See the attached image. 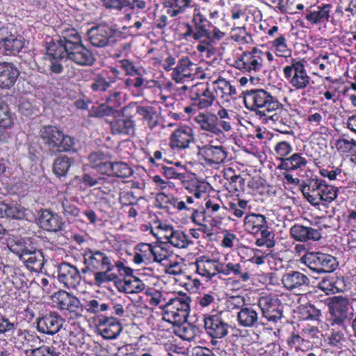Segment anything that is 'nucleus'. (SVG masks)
I'll list each match as a JSON object with an SVG mask.
<instances>
[{"instance_id":"nucleus-1","label":"nucleus","mask_w":356,"mask_h":356,"mask_svg":"<svg viewBox=\"0 0 356 356\" xmlns=\"http://www.w3.org/2000/svg\"><path fill=\"white\" fill-rule=\"evenodd\" d=\"M208 187L207 182L192 179L173 193H159L156 200L161 209L169 214H177L191 209V206L195 204V200L200 199Z\"/></svg>"},{"instance_id":"nucleus-2","label":"nucleus","mask_w":356,"mask_h":356,"mask_svg":"<svg viewBox=\"0 0 356 356\" xmlns=\"http://www.w3.org/2000/svg\"><path fill=\"white\" fill-rule=\"evenodd\" d=\"M243 229L246 233L253 236L258 247L271 248L275 246V234L271 230L268 218L265 215L249 212L243 219Z\"/></svg>"},{"instance_id":"nucleus-3","label":"nucleus","mask_w":356,"mask_h":356,"mask_svg":"<svg viewBox=\"0 0 356 356\" xmlns=\"http://www.w3.org/2000/svg\"><path fill=\"white\" fill-rule=\"evenodd\" d=\"M40 133L44 145L51 153L76 152L74 138L64 134L58 127L44 126Z\"/></svg>"},{"instance_id":"nucleus-4","label":"nucleus","mask_w":356,"mask_h":356,"mask_svg":"<svg viewBox=\"0 0 356 356\" xmlns=\"http://www.w3.org/2000/svg\"><path fill=\"white\" fill-rule=\"evenodd\" d=\"M203 327L210 339V343L216 347L219 340L225 339L229 334L232 325L224 316V312L213 309L202 314Z\"/></svg>"},{"instance_id":"nucleus-5","label":"nucleus","mask_w":356,"mask_h":356,"mask_svg":"<svg viewBox=\"0 0 356 356\" xmlns=\"http://www.w3.org/2000/svg\"><path fill=\"white\" fill-rule=\"evenodd\" d=\"M263 55L261 49L254 47L236 54L232 65L241 72L249 74L252 83L253 75L263 71Z\"/></svg>"},{"instance_id":"nucleus-6","label":"nucleus","mask_w":356,"mask_h":356,"mask_svg":"<svg viewBox=\"0 0 356 356\" xmlns=\"http://www.w3.org/2000/svg\"><path fill=\"white\" fill-rule=\"evenodd\" d=\"M68 51L58 40H52L47 44L46 53L42 58V65H39V70L42 73L49 71L51 74H60L63 71L61 63L64 58H67Z\"/></svg>"},{"instance_id":"nucleus-7","label":"nucleus","mask_w":356,"mask_h":356,"mask_svg":"<svg viewBox=\"0 0 356 356\" xmlns=\"http://www.w3.org/2000/svg\"><path fill=\"white\" fill-rule=\"evenodd\" d=\"M348 298L342 296H333L328 304L330 326L346 328L354 316L353 307Z\"/></svg>"},{"instance_id":"nucleus-8","label":"nucleus","mask_w":356,"mask_h":356,"mask_svg":"<svg viewBox=\"0 0 356 356\" xmlns=\"http://www.w3.org/2000/svg\"><path fill=\"white\" fill-rule=\"evenodd\" d=\"M305 63L304 59L293 58L283 67L284 79L296 90L305 89L310 83L311 78L307 72Z\"/></svg>"},{"instance_id":"nucleus-9","label":"nucleus","mask_w":356,"mask_h":356,"mask_svg":"<svg viewBox=\"0 0 356 356\" xmlns=\"http://www.w3.org/2000/svg\"><path fill=\"white\" fill-rule=\"evenodd\" d=\"M300 261L312 271L318 274L333 272L337 266L334 257L321 252H307Z\"/></svg>"},{"instance_id":"nucleus-10","label":"nucleus","mask_w":356,"mask_h":356,"mask_svg":"<svg viewBox=\"0 0 356 356\" xmlns=\"http://www.w3.org/2000/svg\"><path fill=\"white\" fill-rule=\"evenodd\" d=\"M53 306L60 312H67L71 318L83 316L82 303L73 294L65 290H59L51 296Z\"/></svg>"},{"instance_id":"nucleus-11","label":"nucleus","mask_w":356,"mask_h":356,"mask_svg":"<svg viewBox=\"0 0 356 356\" xmlns=\"http://www.w3.org/2000/svg\"><path fill=\"white\" fill-rule=\"evenodd\" d=\"M198 155L205 164L213 166L223 163L227 157L228 152L222 143L216 139L211 140L202 146H198Z\"/></svg>"},{"instance_id":"nucleus-12","label":"nucleus","mask_w":356,"mask_h":356,"mask_svg":"<svg viewBox=\"0 0 356 356\" xmlns=\"http://www.w3.org/2000/svg\"><path fill=\"white\" fill-rule=\"evenodd\" d=\"M331 8L332 6L329 3L310 5L303 13L307 26L318 27V29L325 28L331 18Z\"/></svg>"},{"instance_id":"nucleus-13","label":"nucleus","mask_w":356,"mask_h":356,"mask_svg":"<svg viewBox=\"0 0 356 356\" xmlns=\"http://www.w3.org/2000/svg\"><path fill=\"white\" fill-rule=\"evenodd\" d=\"M258 307L261 311V317L269 323L276 324L284 317L280 300L271 295L260 297L258 300Z\"/></svg>"},{"instance_id":"nucleus-14","label":"nucleus","mask_w":356,"mask_h":356,"mask_svg":"<svg viewBox=\"0 0 356 356\" xmlns=\"http://www.w3.org/2000/svg\"><path fill=\"white\" fill-rule=\"evenodd\" d=\"M267 37L272 40L268 42L271 51L277 57L284 58L286 61L291 56V50L287 44L286 33H282L278 26H270L266 31Z\"/></svg>"},{"instance_id":"nucleus-15","label":"nucleus","mask_w":356,"mask_h":356,"mask_svg":"<svg viewBox=\"0 0 356 356\" xmlns=\"http://www.w3.org/2000/svg\"><path fill=\"white\" fill-rule=\"evenodd\" d=\"M83 257L85 264V268L82 269L83 273L96 270H109L112 267L111 257L101 250L87 248Z\"/></svg>"},{"instance_id":"nucleus-16","label":"nucleus","mask_w":356,"mask_h":356,"mask_svg":"<svg viewBox=\"0 0 356 356\" xmlns=\"http://www.w3.org/2000/svg\"><path fill=\"white\" fill-rule=\"evenodd\" d=\"M188 97L193 102V106H197V109L201 110L211 107L216 99L208 82L197 83L192 86L188 91Z\"/></svg>"},{"instance_id":"nucleus-17","label":"nucleus","mask_w":356,"mask_h":356,"mask_svg":"<svg viewBox=\"0 0 356 356\" xmlns=\"http://www.w3.org/2000/svg\"><path fill=\"white\" fill-rule=\"evenodd\" d=\"M212 90L215 99L218 98L223 103H229L238 96L237 82L235 80H227L220 76L212 81Z\"/></svg>"},{"instance_id":"nucleus-18","label":"nucleus","mask_w":356,"mask_h":356,"mask_svg":"<svg viewBox=\"0 0 356 356\" xmlns=\"http://www.w3.org/2000/svg\"><path fill=\"white\" fill-rule=\"evenodd\" d=\"M324 183H325V180L313 174L307 175L302 179L300 191L304 198L312 206L315 205V202H317L316 199L321 192Z\"/></svg>"},{"instance_id":"nucleus-19","label":"nucleus","mask_w":356,"mask_h":356,"mask_svg":"<svg viewBox=\"0 0 356 356\" xmlns=\"http://www.w3.org/2000/svg\"><path fill=\"white\" fill-rule=\"evenodd\" d=\"M225 36V32L213 25V27L209 29V35L204 36L200 43L197 44L196 50L202 57L211 58L216 54V48L215 47L216 42Z\"/></svg>"},{"instance_id":"nucleus-20","label":"nucleus","mask_w":356,"mask_h":356,"mask_svg":"<svg viewBox=\"0 0 356 356\" xmlns=\"http://www.w3.org/2000/svg\"><path fill=\"white\" fill-rule=\"evenodd\" d=\"M138 312L142 307L140 305L130 304L127 305V301L120 296L105 300L104 314L103 316H112L116 318L128 316L127 309Z\"/></svg>"},{"instance_id":"nucleus-21","label":"nucleus","mask_w":356,"mask_h":356,"mask_svg":"<svg viewBox=\"0 0 356 356\" xmlns=\"http://www.w3.org/2000/svg\"><path fill=\"white\" fill-rule=\"evenodd\" d=\"M95 321L99 334L106 339H116L122 330L120 318L99 316L98 320Z\"/></svg>"},{"instance_id":"nucleus-22","label":"nucleus","mask_w":356,"mask_h":356,"mask_svg":"<svg viewBox=\"0 0 356 356\" xmlns=\"http://www.w3.org/2000/svg\"><path fill=\"white\" fill-rule=\"evenodd\" d=\"M193 141V129L188 125H184L172 131L169 138V146L173 150L181 151L188 148Z\"/></svg>"},{"instance_id":"nucleus-23","label":"nucleus","mask_w":356,"mask_h":356,"mask_svg":"<svg viewBox=\"0 0 356 356\" xmlns=\"http://www.w3.org/2000/svg\"><path fill=\"white\" fill-rule=\"evenodd\" d=\"M64 322L63 317L56 312H49L37 319L38 332L54 335L62 327Z\"/></svg>"},{"instance_id":"nucleus-24","label":"nucleus","mask_w":356,"mask_h":356,"mask_svg":"<svg viewBox=\"0 0 356 356\" xmlns=\"http://www.w3.org/2000/svg\"><path fill=\"white\" fill-rule=\"evenodd\" d=\"M58 280L67 289H76L81 276L78 268L69 263L62 262L58 267Z\"/></svg>"},{"instance_id":"nucleus-25","label":"nucleus","mask_w":356,"mask_h":356,"mask_svg":"<svg viewBox=\"0 0 356 356\" xmlns=\"http://www.w3.org/2000/svg\"><path fill=\"white\" fill-rule=\"evenodd\" d=\"M271 92L262 88H252L243 91V102L245 107L250 111L253 112L257 115L259 108L263 103L269 99Z\"/></svg>"},{"instance_id":"nucleus-26","label":"nucleus","mask_w":356,"mask_h":356,"mask_svg":"<svg viewBox=\"0 0 356 356\" xmlns=\"http://www.w3.org/2000/svg\"><path fill=\"white\" fill-rule=\"evenodd\" d=\"M194 265L195 272L204 278L206 281L211 280L213 277L220 274V261L211 259L206 256H201L196 259Z\"/></svg>"},{"instance_id":"nucleus-27","label":"nucleus","mask_w":356,"mask_h":356,"mask_svg":"<svg viewBox=\"0 0 356 356\" xmlns=\"http://www.w3.org/2000/svg\"><path fill=\"white\" fill-rule=\"evenodd\" d=\"M40 227L49 232H58L63 229L65 222L56 213L50 209H42L38 217Z\"/></svg>"},{"instance_id":"nucleus-28","label":"nucleus","mask_w":356,"mask_h":356,"mask_svg":"<svg viewBox=\"0 0 356 356\" xmlns=\"http://www.w3.org/2000/svg\"><path fill=\"white\" fill-rule=\"evenodd\" d=\"M114 31L109 26L99 24L88 32L90 44L97 47H104L113 41Z\"/></svg>"},{"instance_id":"nucleus-29","label":"nucleus","mask_w":356,"mask_h":356,"mask_svg":"<svg viewBox=\"0 0 356 356\" xmlns=\"http://www.w3.org/2000/svg\"><path fill=\"white\" fill-rule=\"evenodd\" d=\"M284 287L289 291L300 290L310 285L309 277L298 270L286 271L281 279Z\"/></svg>"},{"instance_id":"nucleus-30","label":"nucleus","mask_w":356,"mask_h":356,"mask_svg":"<svg viewBox=\"0 0 356 356\" xmlns=\"http://www.w3.org/2000/svg\"><path fill=\"white\" fill-rule=\"evenodd\" d=\"M19 257L25 266L31 271L39 272L43 268L44 258L40 250H30L26 247L22 248L18 252Z\"/></svg>"},{"instance_id":"nucleus-31","label":"nucleus","mask_w":356,"mask_h":356,"mask_svg":"<svg viewBox=\"0 0 356 356\" xmlns=\"http://www.w3.org/2000/svg\"><path fill=\"white\" fill-rule=\"evenodd\" d=\"M245 262L220 261V274L225 276L233 275L238 282H246L250 280L251 273L245 268Z\"/></svg>"},{"instance_id":"nucleus-32","label":"nucleus","mask_w":356,"mask_h":356,"mask_svg":"<svg viewBox=\"0 0 356 356\" xmlns=\"http://www.w3.org/2000/svg\"><path fill=\"white\" fill-rule=\"evenodd\" d=\"M290 235L296 241L300 242H307L309 241H318L322 238L319 229L311 227L304 226L296 223L290 228Z\"/></svg>"},{"instance_id":"nucleus-33","label":"nucleus","mask_w":356,"mask_h":356,"mask_svg":"<svg viewBox=\"0 0 356 356\" xmlns=\"http://www.w3.org/2000/svg\"><path fill=\"white\" fill-rule=\"evenodd\" d=\"M197 127L211 135L220 136L222 131L216 124L215 114L211 112L198 113L193 119Z\"/></svg>"},{"instance_id":"nucleus-34","label":"nucleus","mask_w":356,"mask_h":356,"mask_svg":"<svg viewBox=\"0 0 356 356\" xmlns=\"http://www.w3.org/2000/svg\"><path fill=\"white\" fill-rule=\"evenodd\" d=\"M20 74L15 64L10 62H0V88L10 89L13 87Z\"/></svg>"},{"instance_id":"nucleus-35","label":"nucleus","mask_w":356,"mask_h":356,"mask_svg":"<svg viewBox=\"0 0 356 356\" xmlns=\"http://www.w3.org/2000/svg\"><path fill=\"white\" fill-rule=\"evenodd\" d=\"M192 26L195 31V36L202 40L204 36L209 35V29L213 27L211 22L201 12L200 7L195 5L192 16Z\"/></svg>"},{"instance_id":"nucleus-36","label":"nucleus","mask_w":356,"mask_h":356,"mask_svg":"<svg viewBox=\"0 0 356 356\" xmlns=\"http://www.w3.org/2000/svg\"><path fill=\"white\" fill-rule=\"evenodd\" d=\"M236 321L239 326L243 327H253L259 321L257 307L250 305L242 307L237 313Z\"/></svg>"},{"instance_id":"nucleus-37","label":"nucleus","mask_w":356,"mask_h":356,"mask_svg":"<svg viewBox=\"0 0 356 356\" xmlns=\"http://www.w3.org/2000/svg\"><path fill=\"white\" fill-rule=\"evenodd\" d=\"M307 163L302 153L295 152L280 162L277 168L284 171H302L307 167Z\"/></svg>"},{"instance_id":"nucleus-38","label":"nucleus","mask_w":356,"mask_h":356,"mask_svg":"<svg viewBox=\"0 0 356 356\" xmlns=\"http://www.w3.org/2000/svg\"><path fill=\"white\" fill-rule=\"evenodd\" d=\"M273 121L279 127L277 130L282 134H290L291 128L293 126L292 115L290 114L289 110L282 104V108H279L278 111H275L273 116L268 118V120Z\"/></svg>"},{"instance_id":"nucleus-39","label":"nucleus","mask_w":356,"mask_h":356,"mask_svg":"<svg viewBox=\"0 0 356 356\" xmlns=\"http://www.w3.org/2000/svg\"><path fill=\"white\" fill-rule=\"evenodd\" d=\"M110 127L113 135H130L134 131L135 122L131 118L122 115L111 121Z\"/></svg>"},{"instance_id":"nucleus-40","label":"nucleus","mask_w":356,"mask_h":356,"mask_svg":"<svg viewBox=\"0 0 356 356\" xmlns=\"http://www.w3.org/2000/svg\"><path fill=\"white\" fill-rule=\"evenodd\" d=\"M67 59L82 66L91 65L95 60L92 52L83 43L69 51Z\"/></svg>"},{"instance_id":"nucleus-41","label":"nucleus","mask_w":356,"mask_h":356,"mask_svg":"<svg viewBox=\"0 0 356 356\" xmlns=\"http://www.w3.org/2000/svg\"><path fill=\"white\" fill-rule=\"evenodd\" d=\"M196 3L193 0H164L163 6L165 13L170 17H176L183 14L189 8H195Z\"/></svg>"},{"instance_id":"nucleus-42","label":"nucleus","mask_w":356,"mask_h":356,"mask_svg":"<svg viewBox=\"0 0 356 356\" xmlns=\"http://www.w3.org/2000/svg\"><path fill=\"white\" fill-rule=\"evenodd\" d=\"M3 273V275L6 276L5 283L9 284L10 291L13 289H22L26 285V277L19 273H17L13 267L8 265L4 266Z\"/></svg>"},{"instance_id":"nucleus-43","label":"nucleus","mask_w":356,"mask_h":356,"mask_svg":"<svg viewBox=\"0 0 356 356\" xmlns=\"http://www.w3.org/2000/svg\"><path fill=\"white\" fill-rule=\"evenodd\" d=\"M83 301V314L94 315L95 320H98L100 315H104L105 300L99 297H90Z\"/></svg>"},{"instance_id":"nucleus-44","label":"nucleus","mask_w":356,"mask_h":356,"mask_svg":"<svg viewBox=\"0 0 356 356\" xmlns=\"http://www.w3.org/2000/svg\"><path fill=\"white\" fill-rule=\"evenodd\" d=\"M193 63L189 58H181L173 69L172 79L179 83L183 81L186 78H191L193 75Z\"/></svg>"},{"instance_id":"nucleus-45","label":"nucleus","mask_w":356,"mask_h":356,"mask_svg":"<svg viewBox=\"0 0 356 356\" xmlns=\"http://www.w3.org/2000/svg\"><path fill=\"white\" fill-rule=\"evenodd\" d=\"M224 177L227 180L225 186L229 193H236L244 191L245 179L241 175H236L232 168L227 169Z\"/></svg>"},{"instance_id":"nucleus-46","label":"nucleus","mask_w":356,"mask_h":356,"mask_svg":"<svg viewBox=\"0 0 356 356\" xmlns=\"http://www.w3.org/2000/svg\"><path fill=\"white\" fill-rule=\"evenodd\" d=\"M153 245L147 243H140L134 248L133 261L137 264L148 265L152 264Z\"/></svg>"},{"instance_id":"nucleus-47","label":"nucleus","mask_w":356,"mask_h":356,"mask_svg":"<svg viewBox=\"0 0 356 356\" xmlns=\"http://www.w3.org/2000/svg\"><path fill=\"white\" fill-rule=\"evenodd\" d=\"M163 319L174 325H179L187 321L190 311L181 312L179 309L164 305Z\"/></svg>"},{"instance_id":"nucleus-48","label":"nucleus","mask_w":356,"mask_h":356,"mask_svg":"<svg viewBox=\"0 0 356 356\" xmlns=\"http://www.w3.org/2000/svg\"><path fill=\"white\" fill-rule=\"evenodd\" d=\"M59 40L61 41L68 51L83 43L81 34L73 27H67L63 29L59 36Z\"/></svg>"},{"instance_id":"nucleus-49","label":"nucleus","mask_w":356,"mask_h":356,"mask_svg":"<svg viewBox=\"0 0 356 356\" xmlns=\"http://www.w3.org/2000/svg\"><path fill=\"white\" fill-rule=\"evenodd\" d=\"M346 329L339 326L338 327L330 326L329 332L326 334L325 339L327 344L332 348L342 349L346 342Z\"/></svg>"},{"instance_id":"nucleus-50","label":"nucleus","mask_w":356,"mask_h":356,"mask_svg":"<svg viewBox=\"0 0 356 356\" xmlns=\"http://www.w3.org/2000/svg\"><path fill=\"white\" fill-rule=\"evenodd\" d=\"M133 107L136 108V113L147 122L149 128L153 129L158 125V115L154 107L138 106L135 103L133 105L130 104L126 109Z\"/></svg>"},{"instance_id":"nucleus-51","label":"nucleus","mask_w":356,"mask_h":356,"mask_svg":"<svg viewBox=\"0 0 356 356\" xmlns=\"http://www.w3.org/2000/svg\"><path fill=\"white\" fill-rule=\"evenodd\" d=\"M339 195V188L328 184L326 181L324 183L321 192L320 193L317 202H315L314 207L323 205L328 207L330 203L336 200Z\"/></svg>"},{"instance_id":"nucleus-52","label":"nucleus","mask_w":356,"mask_h":356,"mask_svg":"<svg viewBox=\"0 0 356 356\" xmlns=\"http://www.w3.org/2000/svg\"><path fill=\"white\" fill-rule=\"evenodd\" d=\"M25 211L26 209L19 204L0 202V218L20 220L25 217Z\"/></svg>"},{"instance_id":"nucleus-53","label":"nucleus","mask_w":356,"mask_h":356,"mask_svg":"<svg viewBox=\"0 0 356 356\" xmlns=\"http://www.w3.org/2000/svg\"><path fill=\"white\" fill-rule=\"evenodd\" d=\"M266 99H270L266 101L259 107V110L257 116L263 118L265 120H268V118L273 116V114L278 111V108H282V103L279 101L277 97L273 96L271 93Z\"/></svg>"},{"instance_id":"nucleus-54","label":"nucleus","mask_w":356,"mask_h":356,"mask_svg":"<svg viewBox=\"0 0 356 356\" xmlns=\"http://www.w3.org/2000/svg\"><path fill=\"white\" fill-rule=\"evenodd\" d=\"M248 205V201L238 197L227 201L223 204V208L231 215L237 218H241L245 214Z\"/></svg>"},{"instance_id":"nucleus-55","label":"nucleus","mask_w":356,"mask_h":356,"mask_svg":"<svg viewBox=\"0 0 356 356\" xmlns=\"http://www.w3.org/2000/svg\"><path fill=\"white\" fill-rule=\"evenodd\" d=\"M298 314L301 320L320 322L322 312L314 305L307 302L298 307Z\"/></svg>"},{"instance_id":"nucleus-56","label":"nucleus","mask_w":356,"mask_h":356,"mask_svg":"<svg viewBox=\"0 0 356 356\" xmlns=\"http://www.w3.org/2000/svg\"><path fill=\"white\" fill-rule=\"evenodd\" d=\"M169 229L170 234L169 236H165L168 243L174 247L178 248H186L192 242L189 240L188 236L182 231L174 230L172 226H168L167 230Z\"/></svg>"},{"instance_id":"nucleus-57","label":"nucleus","mask_w":356,"mask_h":356,"mask_svg":"<svg viewBox=\"0 0 356 356\" xmlns=\"http://www.w3.org/2000/svg\"><path fill=\"white\" fill-rule=\"evenodd\" d=\"M24 38L20 35L11 34L2 44L4 51L7 54L16 55L24 47Z\"/></svg>"},{"instance_id":"nucleus-58","label":"nucleus","mask_w":356,"mask_h":356,"mask_svg":"<svg viewBox=\"0 0 356 356\" xmlns=\"http://www.w3.org/2000/svg\"><path fill=\"white\" fill-rule=\"evenodd\" d=\"M341 280L334 275H327L322 279L318 284V288L327 295L342 291L341 288Z\"/></svg>"},{"instance_id":"nucleus-59","label":"nucleus","mask_w":356,"mask_h":356,"mask_svg":"<svg viewBox=\"0 0 356 356\" xmlns=\"http://www.w3.org/2000/svg\"><path fill=\"white\" fill-rule=\"evenodd\" d=\"M215 116L217 120V126L221 129L222 132H229L232 130V124L234 123V120L232 118L233 116V113L232 111H229L223 107H220L217 111Z\"/></svg>"},{"instance_id":"nucleus-60","label":"nucleus","mask_w":356,"mask_h":356,"mask_svg":"<svg viewBox=\"0 0 356 356\" xmlns=\"http://www.w3.org/2000/svg\"><path fill=\"white\" fill-rule=\"evenodd\" d=\"M74 159L66 155L56 158L53 163V172L58 177H65L74 164Z\"/></svg>"},{"instance_id":"nucleus-61","label":"nucleus","mask_w":356,"mask_h":356,"mask_svg":"<svg viewBox=\"0 0 356 356\" xmlns=\"http://www.w3.org/2000/svg\"><path fill=\"white\" fill-rule=\"evenodd\" d=\"M105 74H108V72H102L95 77L93 82L90 85V88L92 91L104 92L110 88L112 83H115V78L107 79Z\"/></svg>"},{"instance_id":"nucleus-62","label":"nucleus","mask_w":356,"mask_h":356,"mask_svg":"<svg viewBox=\"0 0 356 356\" xmlns=\"http://www.w3.org/2000/svg\"><path fill=\"white\" fill-rule=\"evenodd\" d=\"M145 295L148 297L147 302L152 307H159L163 311L164 304L167 302L162 291L153 287L145 289Z\"/></svg>"},{"instance_id":"nucleus-63","label":"nucleus","mask_w":356,"mask_h":356,"mask_svg":"<svg viewBox=\"0 0 356 356\" xmlns=\"http://www.w3.org/2000/svg\"><path fill=\"white\" fill-rule=\"evenodd\" d=\"M124 279L122 286L123 290L127 293H138L145 289V283L138 277L131 275Z\"/></svg>"},{"instance_id":"nucleus-64","label":"nucleus","mask_w":356,"mask_h":356,"mask_svg":"<svg viewBox=\"0 0 356 356\" xmlns=\"http://www.w3.org/2000/svg\"><path fill=\"white\" fill-rule=\"evenodd\" d=\"M334 145L340 154H350L356 145V140L348 135L343 134L335 140Z\"/></svg>"}]
</instances>
